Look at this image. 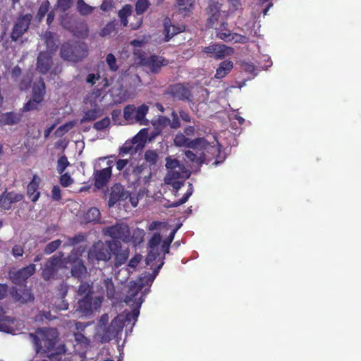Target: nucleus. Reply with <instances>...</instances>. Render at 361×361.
Segmentation results:
<instances>
[{
  "label": "nucleus",
  "mask_w": 361,
  "mask_h": 361,
  "mask_svg": "<svg viewBox=\"0 0 361 361\" xmlns=\"http://www.w3.org/2000/svg\"><path fill=\"white\" fill-rule=\"evenodd\" d=\"M77 30H73V35L79 38H84L88 35V27L86 23H80L76 26Z\"/></svg>",
  "instance_id": "obj_43"
},
{
  "label": "nucleus",
  "mask_w": 361,
  "mask_h": 361,
  "mask_svg": "<svg viewBox=\"0 0 361 361\" xmlns=\"http://www.w3.org/2000/svg\"><path fill=\"white\" fill-rule=\"evenodd\" d=\"M4 314V312L1 307V331L13 334L15 329L13 325L15 324L16 319L6 317Z\"/></svg>",
  "instance_id": "obj_34"
},
{
  "label": "nucleus",
  "mask_w": 361,
  "mask_h": 361,
  "mask_svg": "<svg viewBox=\"0 0 361 361\" xmlns=\"http://www.w3.org/2000/svg\"><path fill=\"white\" fill-rule=\"evenodd\" d=\"M70 165V162L66 155L61 156L57 161L56 170L59 174H62L66 169Z\"/></svg>",
  "instance_id": "obj_48"
},
{
  "label": "nucleus",
  "mask_w": 361,
  "mask_h": 361,
  "mask_svg": "<svg viewBox=\"0 0 361 361\" xmlns=\"http://www.w3.org/2000/svg\"><path fill=\"white\" fill-rule=\"evenodd\" d=\"M86 240V235L82 233H78L75 235L73 237H70L67 238L66 242L64 243L63 246H75L82 242H84Z\"/></svg>",
  "instance_id": "obj_42"
},
{
  "label": "nucleus",
  "mask_w": 361,
  "mask_h": 361,
  "mask_svg": "<svg viewBox=\"0 0 361 361\" xmlns=\"http://www.w3.org/2000/svg\"><path fill=\"white\" fill-rule=\"evenodd\" d=\"M154 281V280L148 274V273L145 272L139 278V281L137 283L139 285H142V288L143 289L145 286L150 287Z\"/></svg>",
  "instance_id": "obj_54"
},
{
  "label": "nucleus",
  "mask_w": 361,
  "mask_h": 361,
  "mask_svg": "<svg viewBox=\"0 0 361 361\" xmlns=\"http://www.w3.org/2000/svg\"><path fill=\"white\" fill-rule=\"evenodd\" d=\"M130 169L127 168L123 172V178L128 180V182H131L134 183L140 179V173L142 172V168L140 166H137L133 168L132 172L134 178L133 179L130 178L131 174H129Z\"/></svg>",
  "instance_id": "obj_38"
},
{
  "label": "nucleus",
  "mask_w": 361,
  "mask_h": 361,
  "mask_svg": "<svg viewBox=\"0 0 361 361\" xmlns=\"http://www.w3.org/2000/svg\"><path fill=\"white\" fill-rule=\"evenodd\" d=\"M73 2L74 0H57L56 5L61 12L65 13L72 7Z\"/></svg>",
  "instance_id": "obj_49"
},
{
  "label": "nucleus",
  "mask_w": 361,
  "mask_h": 361,
  "mask_svg": "<svg viewBox=\"0 0 361 361\" xmlns=\"http://www.w3.org/2000/svg\"><path fill=\"white\" fill-rule=\"evenodd\" d=\"M45 82L43 78H40L36 82H35L32 88V97L39 102L44 100V94L46 92Z\"/></svg>",
  "instance_id": "obj_25"
},
{
  "label": "nucleus",
  "mask_w": 361,
  "mask_h": 361,
  "mask_svg": "<svg viewBox=\"0 0 361 361\" xmlns=\"http://www.w3.org/2000/svg\"><path fill=\"white\" fill-rule=\"evenodd\" d=\"M60 254V256H51L45 262L44 267L42 271V277L44 281H48L54 279L57 274L61 264V257L63 256V254Z\"/></svg>",
  "instance_id": "obj_10"
},
{
  "label": "nucleus",
  "mask_w": 361,
  "mask_h": 361,
  "mask_svg": "<svg viewBox=\"0 0 361 361\" xmlns=\"http://www.w3.org/2000/svg\"><path fill=\"white\" fill-rule=\"evenodd\" d=\"M61 243V240L59 239L49 243L44 249V253L46 255H50L53 253L59 247Z\"/></svg>",
  "instance_id": "obj_51"
},
{
  "label": "nucleus",
  "mask_w": 361,
  "mask_h": 361,
  "mask_svg": "<svg viewBox=\"0 0 361 361\" xmlns=\"http://www.w3.org/2000/svg\"><path fill=\"white\" fill-rule=\"evenodd\" d=\"M36 271L35 264H30L28 266L23 267L16 271H10L8 273L9 279L16 285H23Z\"/></svg>",
  "instance_id": "obj_11"
},
{
  "label": "nucleus",
  "mask_w": 361,
  "mask_h": 361,
  "mask_svg": "<svg viewBox=\"0 0 361 361\" xmlns=\"http://www.w3.org/2000/svg\"><path fill=\"white\" fill-rule=\"evenodd\" d=\"M192 192H193L192 185L191 183H190L189 188H188L187 192L182 197V198L179 199L177 201L172 202L169 205V207H177L185 203L188 200L189 197L192 195Z\"/></svg>",
  "instance_id": "obj_45"
},
{
  "label": "nucleus",
  "mask_w": 361,
  "mask_h": 361,
  "mask_svg": "<svg viewBox=\"0 0 361 361\" xmlns=\"http://www.w3.org/2000/svg\"><path fill=\"white\" fill-rule=\"evenodd\" d=\"M80 284L78 288V295L83 297H86V295H92V286L90 285L88 282L80 281Z\"/></svg>",
  "instance_id": "obj_39"
},
{
  "label": "nucleus",
  "mask_w": 361,
  "mask_h": 361,
  "mask_svg": "<svg viewBox=\"0 0 361 361\" xmlns=\"http://www.w3.org/2000/svg\"><path fill=\"white\" fill-rule=\"evenodd\" d=\"M148 111L149 106L145 104L138 107L133 104H128L123 109V117L130 123L146 124L144 121Z\"/></svg>",
  "instance_id": "obj_5"
},
{
  "label": "nucleus",
  "mask_w": 361,
  "mask_h": 361,
  "mask_svg": "<svg viewBox=\"0 0 361 361\" xmlns=\"http://www.w3.org/2000/svg\"><path fill=\"white\" fill-rule=\"evenodd\" d=\"M114 164L112 160H109L106 162V167L102 169L94 170L92 180L97 190H102L108 185L112 176V167Z\"/></svg>",
  "instance_id": "obj_7"
},
{
  "label": "nucleus",
  "mask_w": 361,
  "mask_h": 361,
  "mask_svg": "<svg viewBox=\"0 0 361 361\" xmlns=\"http://www.w3.org/2000/svg\"><path fill=\"white\" fill-rule=\"evenodd\" d=\"M128 197V194L124 186L121 183H115L110 190L108 205L111 207L117 202L126 200Z\"/></svg>",
  "instance_id": "obj_18"
},
{
  "label": "nucleus",
  "mask_w": 361,
  "mask_h": 361,
  "mask_svg": "<svg viewBox=\"0 0 361 361\" xmlns=\"http://www.w3.org/2000/svg\"><path fill=\"white\" fill-rule=\"evenodd\" d=\"M88 55L87 45L81 42H66L61 44L60 56L66 61L78 63Z\"/></svg>",
  "instance_id": "obj_1"
},
{
  "label": "nucleus",
  "mask_w": 361,
  "mask_h": 361,
  "mask_svg": "<svg viewBox=\"0 0 361 361\" xmlns=\"http://www.w3.org/2000/svg\"><path fill=\"white\" fill-rule=\"evenodd\" d=\"M142 257L140 254L135 255L128 262V266L130 268L135 269L142 260Z\"/></svg>",
  "instance_id": "obj_62"
},
{
  "label": "nucleus",
  "mask_w": 361,
  "mask_h": 361,
  "mask_svg": "<svg viewBox=\"0 0 361 361\" xmlns=\"http://www.w3.org/2000/svg\"><path fill=\"white\" fill-rule=\"evenodd\" d=\"M132 13V6L130 4H126L123 8L119 10L118 16L121 20V24L123 26H127L128 21V17Z\"/></svg>",
  "instance_id": "obj_37"
},
{
  "label": "nucleus",
  "mask_w": 361,
  "mask_h": 361,
  "mask_svg": "<svg viewBox=\"0 0 361 361\" xmlns=\"http://www.w3.org/2000/svg\"><path fill=\"white\" fill-rule=\"evenodd\" d=\"M23 198V195L21 194L13 192H4L1 194V209H8L12 203L20 202Z\"/></svg>",
  "instance_id": "obj_24"
},
{
  "label": "nucleus",
  "mask_w": 361,
  "mask_h": 361,
  "mask_svg": "<svg viewBox=\"0 0 361 361\" xmlns=\"http://www.w3.org/2000/svg\"><path fill=\"white\" fill-rule=\"evenodd\" d=\"M164 180H165V183L167 185H171L173 187V188L176 190V192L184 184L183 181H181L179 179H174V180L164 179Z\"/></svg>",
  "instance_id": "obj_61"
},
{
  "label": "nucleus",
  "mask_w": 361,
  "mask_h": 361,
  "mask_svg": "<svg viewBox=\"0 0 361 361\" xmlns=\"http://www.w3.org/2000/svg\"><path fill=\"white\" fill-rule=\"evenodd\" d=\"M145 160L149 166H154L158 161V154L154 150H147L145 152Z\"/></svg>",
  "instance_id": "obj_46"
},
{
  "label": "nucleus",
  "mask_w": 361,
  "mask_h": 361,
  "mask_svg": "<svg viewBox=\"0 0 361 361\" xmlns=\"http://www.w3.org/2000/svg\"><path fill=\"white\" fill-rule=\"evenodd\" d=\"M103 233L111 238L112 241L118 240L121 243H129L130 229L126 223L117 222L114 225L106 226L103 229Z\"/></svg>",
  "instance_id": "obj_4"
},
{
  "label": "nucleus",
  "mask_w": 361,
  "mask_h": 361,
  "mask_svg": "<svg viewBox=\"0 0 361 361\" xmlns=\"http://www.w3.org/2000/svg\"><path fill=\"white\" fill-rule=\"evenodd\" d=\"M137 142V137L135 136L131 142H126L125 144L120 148V154H134L137 152V147L134 145Z\"/></svg>",
  "instance_id": "obj_36"
},
{
  "label": "nucleus",
  "mask_w": 361,
  "mask_h": 361,
  "mask_svg": "<svg viewBox=\"0 0 361 361\" xmlns=\"http://www.w3.org/2000/svg\"><path fill=\"white\" fill-rule=\"evenodd\" d=\"M145 235V232L143 229L136 228L133 231L132 234H129V243H133L135 247L140 245L144 241Z\"/></svg>",
  "instance_id": "obj_33"
},
{
  "label": "nucleus",
  "mask_w": 361,
  "mask_h": 361,
  "mask_svg": "<svg viewBox=\"0 0 361 361\" xmlns=\"http://www.w3.org/2000/svg\"><path fill=\"white\" fill-rule=\"evenodd\" d=\"M59 182L63 187L66 188L70 186L73 183V179L71 178L68 173H63L61 174Z\"/></svg>",
  "instance_id": "obj_57"
},
{
  "label": "nucleus",
  "mask_w": 361,
  "mask_h": 361,
  "mask_svg": "<svg viewBox=\"0 0 361 361\" xmlns=\"http://www.w3.org/2000/svg\"><path fill=\"white\" fill-rule=\"evenodd\" d=\"M160 254L158 249H151L146 257V264L152 267L154 262L159 258Z\"/></svg>",
  "instance_id": "obj_52"
},
{
  "label": "nucleus",
  "mask_w": 361,
  "mask_h": 361,
  "mask_svg": "<svg viewBox=\"0 0 361 361\" xmlns=\"http://www.w3.org/2000/svg\"><path fill=\"white\" fill-rule=\"evenodd\" d=\"M71 273L72 276L78 281H82L85 279L87 270L82 259H76L73 261L71 265Z\"/></svg>",
  "instance_id": "obj_22"
},
{
  "label": "nucleus",
  "mask_w": 361,
  "mask_h": 361,
  "mask_svg": "<svg viewBox=\"0 0 361 361\" xmlns=\"http://www.w3.org/2000/svg\"><path fill=\"white\" fill-rule=\"evenodd\" d=\"M182 165L176 159H172L171 157H168L166 159V168L168 171L172 169H180V166Z\"/></svg>",
  "instance_id": "obj_55"
},
{
  "label": "nucleus",
  "mask_w": 361,
  "mask_h": 361,
  "mask_svg": "<svg viewBox=\"0 0 361 361\" xmlns=\"http://www.w3.org/2000/svg\"><path fill=\"white\" fill-rule=\"evenodd\" d=\"M180 167V169H172L171 171H169L165 177V179L174 180L188 178L190 173L186 170L185 166L182 165Z\"/></svg>",
  "instance_id": "obj_30"
},
{
  "label": "nucleus",
  "mask_w": 361,
  "mask_h": 361,
  "mask_svg": "<svg viewBox=\"0 0 361 361\" xmlns=\"http://www.w3.org/2000/svg\"><path fill=\"white\" fill-rule=\"evenodd\" d=\"M161 242V236L160 233H155L149 240L148 245L150 249H158V245Z\"/></svg>",
  "instance_id": "obj_56"
},
{
  "label": "nucleus",
  "mask_w": 361,
  "mask_h": 361,
  "mask_svg": "<svg viewBox=\"0 0 361 361\" xmlns=\"http://www.w3.org/2000/svg\"><path fill=\"white\" fill-rule=\"evenodd\" d=\"M42 338L40 340V348L44 346V352L53 349L56 345L57 331L55 329H46L42 331Z\"/></svg>",
  "instance_id": "obj_20"
},
{
  "label": "nucleus",
  "mask_w": 361,
  "mask_h": 361,
  "mask_svg": "<svg viewBox=\"0 0 361 361\" xmlns=\"http://www.w3.org/2000/svg\"><path fill=\"white\" fill-rule=\"evenodd\" d=\"M99 284H95L92 283V286H94L97 292L104 294L106 293V297L109 299H112L115 297L116 289L111 277H106L102 274L100 279Z\"/></svg>",
  "instance_id": "obj_17"
},
{
  "label": "nucleus",
  "mask_w": 361,
  "mask_h": 361,
  "mask_svg": "<svg viewBox=\"0 0 361 361\" xmlns=\"http://www.w3.org/2000/svg\"><path fill=\"white\" fill-rule=\"evenodd\" d=\"M140 308L135 305V307L133 309V310L129 312L126 316V319L128 321L134 320L136 321L140 314Z\"/></svg>",
  "instance_id": "obj_64"
},
{
  "label": "nucleus",
  "mask_w": 361,
  "mask_h": 361,
  "mask_svg": "<svg viewBox=\"0 0 361 361\" xmlns=\"http://www.w3.org/2000/svg\"><path fill=\"white\" fill-rule=\"evenodd\" d=\"M167 94L180 101L190 102L192 99L191 90L182 83H176L169 87Z\"/></svg>",
  "instance_id": "obj_13"
},
{
  "label": "nucleus",
  "mask_w": 361,
  "mask_h": 361,
  "mask_svg": "<svg viewBox=\"0 0 361 361\" xmlns=\"http://www.w3.org/2000/svg\"><path fill=\"white\" fill-rule=\"evenodd\" d=\"M41 181L42 180L40 177L37 174H35L33 175L31 181L27 185V195L32 202H36L40 197L39 188Z\"/></svg>",
  "instance_id": "obj_21"
},
{
  "label": "nucleus",
  "mask_w": 361,
  "mask_h": 361,
  "mask_svg": "<svg viewBox=\"0 0 361 361\" xmlns=\"http://www.w3.org/2000/svg\"><path fill=\"white\" fill-rule=\"evenodd\" d=\"M149 0H137L135 3V12L137 15L143 14L149 7Z\"/></svg>",
  "instance_id": "obj_47"
},
{
  "label": "nucleus",
  "mask_w": 361,
  "mask_h": 361,
  "mask_svg": "<svg viewBox=\"0 0 361 361\" xmlns=\"http://www.w3.org/2000/svg\"><path fill=\"white\" fill-rule=\"evenodd\" d=\"M141 63L147 67L153 73H157L162 66L168 64V61L159 56L150 55L149 57H141Z\"/></svg>",
  "instance_id": "obj_16"
},
{
  "label": "nucleus",
  "mask_w": 361,
  "mask_h": 361,
  "mask_svg": "<svg viewBox=\"0 0 361 361\" xmlns=\"http://www.w3.org/2000/svg\"><path fill=\"white\" fill-rule=\"evenodd\" d=\"M111 258V254L109 247H106L101 242L94 243L88 251L87 259L92 264L99 261L108 262Z\"/></svg>",
  "instance_id": "obj_8"
},
{
  "label": "nucleus",
  "mask_w": 361,
  "mask_h": 361,
  "mask_svg": "<svg viewBox=\"0 0 361 361\" xmlns=\"http://www.w3.org/2000/svg\"><path fill=\"white\" fill-rule=\"evenodd\" d=\"M10 295L15 302L24 304L34 300L35 297L30 289L20 288L18 290L13 286L9 288L6 284L1 283V299Z\"/></svg>",
  "instance_id": "obj_6"
},
{
  "label": "nucleus",
  "mask_w": 361,
  "mask_h": 361,
  "mask_svg": "<svg viewBox=\"0 0 361 361\" xmlns=\"http://www.w3.org/2000/svg\"><path fill=\"white\" fill-rule=\"evenodd\" d=\"M123 323L118 319H114L105 330V336L110 340L123 330Z\"/></svg>",
  "instance_id": "obj_26"
},
{
  "label": "nucleus",
  "mask_w": 361,
  "mask_h": 361,
  "mask_svg": "<svg viewBox=\"0 0 361 361\" xmlns=\"http://www.w3.org/2000/svg\"><path fill=\"white\" fill-rule=\"evenodd\" d=\"M77 10L82 16H87L92 13L94 8L85 2L84 0H78Z\"/></svg>",
  "instance_id": "obj_40"
},
{
  "label": "nucleus",
  "mask_w": 361,
  "mask_h": 361,
  "mask_svg": "<svg viewBox=\"0 0 361 361\" xmlns=\"http://www.w3.org/2000/svg\"><path fill=\"white\" fill-rule=\"evenodd\" d=\"M233 32L228 27V23L226 22H222L220 25V27L216 28V37L226 42H231V37H232Z\"/></svg>",
  "instance_id": "obj_29"
},
{
  "label": "nucleus",
  "mask_w": 361,
  "mask_h": 361,
  "mask_svg": "<svg viewBox=\"0 0 361 361\" xmlns=\"http://www.w3.org/2000/svg\"><path fill=\"white\" fill-rule=\"evenodd\" d=\"M173 142L176 146L180 147H185L193 149H207V152L211 153L216 157L219 156L221 152L220 146L219 145L212 146L204 137H197L194 140H190L183 134L178 133L176 135Z\"/></svg>",
  "instance_id": "obj_3"
},
{
  "label": "nucleus",
  "mask_w": 361,
  "mask_h": 361,
  "mask_svg": "<svg viewBox=\"0 0 361 361\" xmlns=\"http://www.w3.org/2000/svg\"><path fill=\"white\" fill-rule=\"evenodd\" d=\"M234 52V49L228 47L226 44H216L215 55L214 58L215 59H221L226 56H230Z\"/></svg>",
  "instance_id": "obj_32"
},
{
  "label": "nucleus",
  "mask_w": 361,
  "mask_h": 361,
  "mask_svg": "<svg viewBox=\"0 0 361 361\" xmlns=\"http://www.w3.org/2000/svg\"><path fill=\"white\" fill-rule=\"evenodd\" d=\"M101 79V75L99 73H89L85 79L87 84H90L92 87L94 86L97 81Z\"/></svg>",
  "instance_id": "obj_60"
},
{
  "label": "nucleus",
  "mask_w": 361,
  "mask_h": 361,
  "mask_svg": "<svg viewBox=\"0 0 361 361\" xmlns=\"http://www.w3.org/2000/svg\"><path fill=\"white\" fill-rule=\"evenodd\" d=\"M106 62L111 71L116 72L118 71L119 66L117 65L116 59L113 54L110 53L106 55Z\"/></svg>",
  "instance_id": "obj_50"
},
{
  "label": "nucleus",
  "mask_w": 361,
  "mask_h": 361,
  "mask_svg": "<svg viewBox=\"0 0 361 361\" xmlns=\"http://www.w3.org/2000/svg\"><path fill=\"white\" fill-rule=\"evenodd\" d=\"M53 64L52 56L47 51H40L37 59V71L44 75L47 74L51 68Z\"/></svg>",
  "instance_id": "obj_19"
},
{
  "label": "nucleus",
  "mask_w": 361,
  "mask_h": 361,
  "mask_svg": "<svg viewBox=\"0 0 361 361\" xmlns=\"http://www.w3.org/2000/svg\"><path fill=\"white\" fill-rule=\"evenodd\" d=\"M32 18L31 14H26L17 19L11 33V37L13 41H17L27 32L30 25Z\"/></svg>",
  "instance_id": "obj_14"
},
{
  "label": "nucleus",
  "mask_w": 361,
  "mask_h": 361,
  "mask_svg": "<svg viewBox=\"0 0 361 361\" xmlns=\"http://www.w3.org/2000/svg\"><path fill=\"white\" fill-rule=\"evenodd\" d=\"M41 102L37 100L30 98L21 109L23 112L33 111V110H39V106H41Z\"/></svg>",
  "instance_id": "obj_44"
},
{
  "label": "nucleus",
  "mask_w": 361,
  "mask_h": 361,
  "mask_svg": "<svg viewBox=\"0 0 361 361\" xmlns=\"http://www.w3.org/2000/svg\"><path fill=\"white\" fill-rule=\"evenodd\" d=\"M171 117H172V120L171 121L170 120V124H169L171 128H174V129L179 128L180 126V122L179 117H178V114L175 111H173L171 113Z\"/></svg>",
  "instance_id": "obj_63"
},
{
  "label": "nucleus",
  "mask_w": 361,
  "mask_h": 361,
  "mask_svg": "<svg viewBox=\"0 0 361 361\" xmlns=\"http://www.w3.org/2000/svg\"><path fill=\"white\" fill-rule=\"evenodd\" d=\"M165 41H169L173 36L183 31L181 27H176L171 24L169 18L164 20Z\"/></svg>",
  "instance_id": "obj_27"
},
{
  "label": "nucleus",
  "mask_w": 361,
  "mask_h": 361,
  "mask_svg": "<svg viewBox=\"0 0 361 361\" xmlns=\"http://www.w3.org/2000/svg\"><path fill=\"white\" fill-rule=\"evenodd\" d=\"M22 115L20 113L8 112L1 114V123L4 125H14L19 123Z\"/></svg>",
  "instance_id": "obj_31"
},
{
  "label": "nucleus",
  "mask_w": 361,
  "mask_h": 361,
  "mask_svg": "<svg viewBox=\"0 0 361 361\" xmlns=\"http://www.w3.org/2000/svg\"><path fill=\"white\" fill-rule=\"evenodd\" d=\"M45 42L47 47L52 51H56L57 45L55 44L51 32H49L45 35Z\"/></svg>",
  "instance_id": "obj_58"
},
{
  "label": "nucleus",
  "mask_w": 361,
  "mask_h": 361,
  "mask_svg": "<svg viewBox=\"0 0 361 361\" xmlns=\"http://www.w3.org/2000/svg\"><path fill=\"white\" fill-rule=\"evenodd\" d=\"M109 82L107 78H104L102 79L101 82H99L97 86L91 92L90 97L96 100L103 94L104 91L106 87L109 86ZM90 105L92 109H89L84 112V114L80 120V123H86L91 122L95 121L97 118L102 116L104 111L103 109L95 103V101L92 102L90 101Z\"/></svg>",
  "instance_id": "obj_2"
},
{
  "label": "nucleus",
  "mask_w": 361,
  "mask_h": 361,
  "mask_svg": "<svg viewBox=\"0 0 361 361\" xmlns=\"http://www.w3.org/2000/svg\"><path fill=\"white\" fill-rule=\"evenodd\" d=\"M230 39H231V42H234L235 43H241V44L247 43L249 41V39L247 37L238 34V33H233L232 37H231Z\"/></svg>",
  "instance_id": "obj_59"
},
{
  "label": "nucleus",
  "mask_w": 361,
  "mask_h": 361,
  "mask_svg": "<svg viewBox=\"0 0 361 361\" xmlns=\"http://www.w3.org/2000/svg\"><path fill=\"white\" fill-rule=\"evenodd\" d=\"M142 290V285H139L137 282L131 283L127 291L124 302L128 305H130L132 302V305H135L137 307H140L144 301L143 298L145 296V295L142 293L141 295L138 297Z\"/></svg>",
  "instance_id": "obj_15"
},
{
  "label": "nucleus",
  "mask_w": 361,
  "mask_h": 361,
  "mask_svg": "<svg viewBox=\"0 0 361 361\" xmlns=\"http://www.w3.org/2000/svg\"><path fill=\"white\" fill-rule=\"evenodd\" d=\"M85 218L88 222L99 221L100 219V212L97 207H92L87 212Z\"/></svg>",
  "instance_id": "obj_41"
},
{
  "label": "nucleus",
  "mask_w": 361,
  "mask_h": 361,
  "mask_svg": "<svg viewBox=\"0 0 361 361\" xmlns=\"http://www.w3.org/2000/svg\"><path fill=\"white\" fill-rule=\"evenodd\" d=\"M103 297H97L94 302L92 295H86L80 299L78 302L77 310L82 312L83 314L87 315L92 312V309L97 310L100 307L102 302Z\"/></svg>",
  "instance_id": "obj_12"
},
{
  "label": "nucleus",
  "mask_w": 361,
  "mask_h": 361,
  "mask_svg": "<svg viewBox=\"0 0 361 361\" xmlns=\"http://www.w3.org/2000/svg\"><path fill=\"white\" fill-rule=\"evenodd\" d=\"M177 6L180 12L184 16H188L193 9L194 0H177Z\"/></svg>",
  "instance_id": "obj_35"
},
{
  "label": "nucleus",
  "mask_w": 361,
  "mask_h": 361,
  "mask_svg": "<svg viewBox=\"0 0 361 361\" xmlns=\"http://www.w3.org/2000/svg\"><path fill=\"white\" fill-rule=\"evenodd\" d=\"M233 68V61L229 59L223 61L216 71L215 78L217 79L224 78L232 71Z\"/></svg>",
  "instance_id": "obj_28"
},
{
  "label": "nucleus",
  "mask_w": 361,
  "mask_h": 361,
  "mask_svg": "<svg viewBox=\"0 0 361 361\" xmlns=\"http://www.w3.org/2000/svg\"><path fill=\"white\" fill-rule=\"evenodd\" d=\"M110 118L106 116L102 120L95 122L93 125V128L98 131H102L107 128L110 126Z\"/></svg>",
  "instance_id": "obj_53"
},
{
  "label": "nucleus",
  "mask_w": 361,
  "mask_h": 361,
  "mask_svg": "<svg viewBox=\"0 0 361 361\" xmlns=\"http://www.w3.org/2000/svg\"><path fill=\"white\" fill-rule=\"evenodd\" d=\"M106 243H109L111 255H114V266L119 267L124 264L129 257V249H123L121 243L118 240L107 241Z\"/></svg>",
  "instance_id": "obj_9"
},
{
  "label": "nucleus",
  "mask_w": 361,
  "mask_h": 361,
  "mask_svg": "<svg viewBox=\"0 0 361 361\" xmlns=\"http://www.w3.org/2000/svg\"><path fill=\"white\" fill-rule=\"evenodd\" d=\"M221 4L218 2H212L209 4L207 11L209 18L207 20V25L209 27H212L216 23L221 15Z\"/></svg>",
  "instance_id": "obj_23"
}]
</instances>
